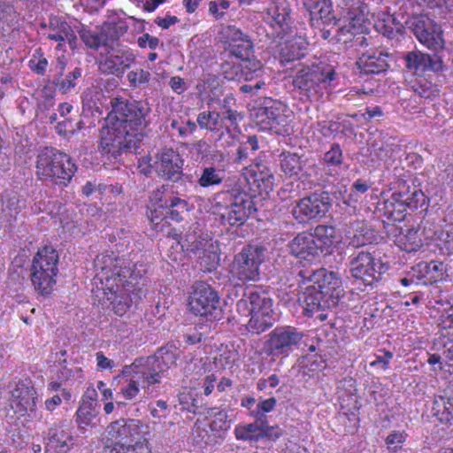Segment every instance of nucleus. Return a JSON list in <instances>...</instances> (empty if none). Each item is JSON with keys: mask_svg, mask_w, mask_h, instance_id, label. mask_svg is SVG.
Returning <instances> with one entry per match:
<instances>
[{"mask_svg": "<svg viewBox=\"0 0 453 453\" xmlns=\"http://www.w3.org/2000/svg\"><path fill=\"white\" fill-rule=\"evenodd\" d=\"M235 308L241 316L250 318L246 327L253 334L268 330L278 319L270 292L262 288H245Z\"/></svg>", "mask_w": 453, "mask_h": 453, "instance_id": "obj_1", "label": "nucleus"}, {"mask_svg": "<svg viewBox=\"0 0 453 453\" xmlns=\"http://www.w3.org/2000/svg\"><path fill=\"white\" fill-rule=\"evenodd\" d=\"M111 106L108 119L111 126L142 142L146 136L145 130L150 123V104L146 101L128 100L119 96L111 98Z\"/></svg>", "mask_w": 453, "mask_h": 453, "instance_id": "obj_2", "label": "nucleus"}, {"mask_svg": "<svg viewBox=\"0 0 453 453\" xmlns=\"http://www.w3.org/2000/svg\"><path fill=\"white\" fill-rule=\"evenodd\" d=\"M36 176L61 189L71 182L77 166L72 157L52 147L42 150L36 157Z\"/></svg>", "mask_w": 453, "mask_h": 453, "instance_id": "obj_3", "label": "nucleus"}, {"mask_svg": "<svg viewBox=\"0 0 453 453\" xmlns=\"http://www.w3.org/2000/svg\"><path fill=\"white\" fill-rule=\"evenodd\" d=\"M337 77L334 68L325 63L303 66L293 78V86L307 100L318 101Z\"/></svg>", "mask_w": 453, "mask_h": 453, "instance_id": "obj_4", "label": "nucleus"}, {"mask_svg": "<svg viewBox=\"0 0 453 453\" xmlns=\"http://www.w3.org/2000/svg\"><path fill=\"white\" fill-rule=\"evenodd\" d=\"M58 253L52 246H44L34 256L30 265V280L35 290L42 296L51 294L58 273Z\"/></svg>", "mask_w": 453, "mask_h": 453, "instance_id": "obj_5", "label": "nucleus"}, {"mask_svg": "<svg viewBox=\"0 0 453 453\" xmlns=\"http://www.w3.org/2000/svg\"><path fill=\"white\" fill-rule=\"evenodd\" d=\"M257 196L240 188L229 192L227 203L219 214L220 223L230 226H242L250 219L261 220L256 203Z\"/></svg>", "mask_w": 453, "mask_h": 453, "instance_id": "obj_6", "label": "nucleus"}, {"mask_svg": "<svg viewBox=\"0 0 453 453\" xmlns=\"http://www.w3.org/2000/svg\"><path fill=\"white\" fill-rule=\"evenodd\" d=\"M266 249L259 244H246L234 257L229 265L231 279L245 284L257 281L260 276V265L265 259Z\"/></svg>", "mask_w": 453, "mask_h": 453, "instance_id": "obj_7", "label": "nucleus"}, {"mask_svg": "<svg viewBox=\"0 0 453 453\" xmlns=\"http://www.w3.org/2000/svg\"><path fill=\"white\" fill-rule=\"evenodd\" d=\"M132 273L129 268H114L111 275L105 276V287L110 290L107 297L112 304V310L119 316H123L141 298L142 289L137 294H130L133 283L129 281Z\"/></svg>", "mask_w": 453, "mask_h": 453, "instance_id": "obj_8", "label": "nucleus"}, {"mask_svg": "<svg viewBox=\"0 0 453 453\" xmlns=\"http://www.w3.org/2000/svg\"><path fill=\"white\" fill-rule=\"evenodd\" d=\"M388 269L389 265L387 263H383L380 257L367 251L354 252L349 257L350 275L365 287L377 288Z\"/></svg>", "mask_w": 453, "mask_h": 453, "instance_id": "obj_9", "label": "nucleus"}, {"mask_svg": "<svg viewBox=\"0 0 453 453\" xmlns=\"http://www.w3.org/2000/svg\"><path fill=\"white\" fill-rule=\"evenodd\" d=\"M220 296L219 292L205 281H196L188 297L190 311L200 316V319L214 322L219 320L222 310L219 306Z\"/></svg>", "mask_w": 453, "mask_h": 453, "instance_id": "obj_10", "label": "nucleus"}, {"mask_svg": "<svg viewBox=\"0 0 453 453\" xmlns=\"http://www.w3.org/2000/svg\"><path fill=\"white\" fill-rule=\"evenodd\" d=\"M334 195L325 189H317L296 201L291 213L299 224L319 221L331 210Z\"/></svg>", "mask_w": 453, "mask_h": 453, "instance_id": "obj_11", "label": "nucleus"}, {"mask_svg": "<svg viewBox=\"0 0 453 453\" xmlns=\"http://www.w3.org/2000/svg\"><path fill=\"white\" fill-rule=\"evenodd\" d=\"M296 278L298 285L311 283L318 289L322 290L327 300L331 298L338 303L344 296L342 277L336 272L328 271L326 268L317 270L297 268Z\"/></svg>", "mask_w": 453, "mask_h": 453, "instance_id": "obj_12", "label": "nucleus"}, {"mask_svg": "<svg viewBox=\"0 0 453 453\" xmlns=\"http://www.w3.org/2000/svg\"><path fill=\"white\" fill-rule=\"evenodd\" d=\"M304 334L291 326H278L268 334L265 342V352L273 357H288L298 349Z\"/></svg>", "mask_w": 453, "mask_h": 453, "instance_id": "obj_13", "label": "nucleus"}, {"mask_svg": "<svg viewBox=\"0 0 453 453\" xmlns=\"http://www.w3.org/2000/svg\"><path fill=\"white\" fill-rule=\"evenodd\" d=\"M409 25L411 31L421 44L433 50L443 49L442 30L434 20L426 15H413Z\"/></svg>", "mask_w": 453, "mask_h": 453, "instance_id": "obj_14", "label": "nucleus"}, {"mask_svg": "<svg viewBox=\"0 0 453 453\" xmlns=\"http://www.w3.org/2000/svg\"><path fill=\"white\" fill-rule=\"evenodd\" d=\"M252 118L261 130H274L278 132L280 127L285 122L282 104L271 97H263L257 103Z\"/></svg>", "mask_w": 453, "mask_h": 453, "instance_id": "obj_15", "label": "nucleus"}, {"mask_svg": "<svg viewBox=\"0 0 453 453\" xmlns=\"http://www.w3.org/2000/svg\"><path fill=\"white\" fill-rule=\"evenodd\" d=\"M415 180L411 175L399 177L393 183L394 187L392 189L395 191V197L400 199V202L403 203L411 211H414L418 208L426 211L428 198L421 188H418V185L415 184Z\"/></svg>", "mask_w": 453, "mask_h": 453, "instance_id": "obj_16", "label": "nucleus"}, {"mask_svg": "<svg viewBox=\"0 0 453 453\" xmlns=\"http://www.w3.org/2000/svg\"><path fill=\"white\" fill-rule=\"evenodd\" d=\"M183 165L184 160L177 151L165 149L156 155L154 171L164 180L178 182L185 176Z\"/></svg>", "mask_w": 453, "mask_h": 453, "instance_id": "obj_17", "label": "nucleus"}, {"mask_svg": "<svg viewBox=\"0 0 453 453\" xmlns=\"http://www.w3.org/2000/svg\"><path fill=\"white\" fill-rule=\"evenodd\" d=\"M141 143L130 136V134L126 135L125 133L115 129L111 126V130L101 138L100 150L103 154H107L111 157L117 159L122 152L137 154Z\"/></svg>", "mask_w": 453, "mask_h": 453, "instance_id": "obj_18", "label": "nucleus"}, {"mask_svg": "<svg viewBox=\"0 0 453 453\" xmlns=\"http://www.w3.org/2000/svg\"><path fill=\"white\" fill-rule=\"evenodd\" d=\"M141 427V421L134 418H119L111 422L107 426L105 446L133 445L132 442L140 435Z\"/></svg>", "mask_w": 453, "mask_h": 453, "instance_id": "obj_19", "label": "nucleus"}, {"mask_svg": "<svg viewBox=\"0 0 453 453\" xmlns=\"http://www.w3.org/2000/svg\"><path fill=\"white\" fill-rule=\"evenodd\" d=\"M403 60L407 71L417 76H423L428 72L437 73L444 68L441 58L436 53L411 50L404 54Z\"/></svg>", "mask_w": 453, "mask_h": 453, "instance_id": "obj_20", "label": "nucleus"}, {"mask_svg": "<svg viewBox=\"0 0 453 453\" xmlns=\"http://www.w3.org/2000/svg\"><path fill=\"white\" fill-rule=\"evenodd\" d=\"M220 39L229 56L241 58L251 56L254 45L250 36L234 26H227L220 32Z\"/></svg>", "mask_w": 453, "mask_h": 453, "instance_id": "obj_21", "label": "nucleus"}, {"mask_svg": "<svg viewBox=\"0 0 453 453\" xmlns=\"http://www.w3.org/2000/svg\"><path fill=\"white\" fill-rule=\"evenodd\" d=\"M270 25L280 39L290 35L293 29L292 8L288 0H274L266 9Z\"/></svg>", "mask_w": 453, "mask_h": 453, "instance_id": "obj_22", "label": "nucleus"}, {"mask_svg": "<svg viewBox=\"0 0 453 453\" xmlns=\"http://www.w3.org/2000/svg\"><path fill=\"white\" fill-rule=\"evenodd\" d=\"M303 6L309 12L311 27L319 28L321 25L337 26L340 19L336 17L331 0H303Z\"/></svg>", "mask_w": 453, "mask_h": 453, "instance_id": "obj_23", "label": "nucleus"}, {"mask_svg": "<svg viewBox=\"0 0 453 453\" xmlns=\"http://www.w3.org/2000/svg\"><path fill=\"white\" fill-rule=\"evenodd\" d=\"M44 453H68L75 440L63 426L54 424L43 432Z\"/></svg>", "mask_w": 453, "mask_h": 453, "instance_id": "obj_24", "label": "nucleus"}, {"mask_svg": "<svg viewBox=\"0 0 453 453\" xmlns=\"http://www.w3.org/2000/svg\"><path fill=\"white\" fill-rule=\"evenodd\" d=\"M288 253L299 260L312 262L322 255L309 231L297 234L287 245Z\"/></svg>", "mask_w": 453, "mask_h": 453, "instance_id": "obj_25", "label": "nucleus"}, {"mask_svg": "<svg viewBox=\"0 0 453 453\" xmlns=\"http://www.w3.org/2000/svg\"><path fill=\"white\" fill-rule=\"evenodd\" d=\"M431 412L440 423L453 426V384H449L440 395H434Z\"/></svg>", "mask_w": 453, "mask_h": 453, "instance_id": "obj_26", "label": "nucleus"}, {"mask_svg": "<svg viewBox=\"0 0 453 453\" xmlns=\"http://www.w3.org/2000/svg\"><path fill=\"white\" fill-rule=\"evenodd\" d=\"M135 56L130 50H117L100 63L102 73L121 77L134 62Z\"/></svg>", "mask_w": 453, "mask_h": 453, "instance_id": "obj_27", "label": "nucleus"}, {"mask_svg": "<svg viewBox=\"0 0 453 453\" xmlns=\"http://www.w3.org/2000/svg\"><path fill=\"white\" fill-rule=\"evenodd\" d=\"M303 292V313L308 317H314L316 311H323L335 307L338 303L335 301L327 300L322 290L318 289L311 283H307Z\"/></svg>", "mask_w": 453, "mask_h": 453, "instance_id": "obj_28", "label": "nucleus"}, {"mask_svg": "<svg viewBox=\"0 0 453 453\" xmlns=\"http://www.w3.org/2000/svg\"><path fill=\"white\" fill-rule=\"evenodd\" d=\"M279 166L285 177L294 180L307 178V160L297 153L283 151L279 155Z\"/></svg>", "mask_w": 453, "mask_h": 453, "instance_id": "obj_29", "label": "nucleus"}, {"mask_svg": "<svg viewBox=\"0 0 453 453\" xmlns=\"http://www.w3.org/2000/svg\"><path fill=\"white\" fill-rule=\"evenodd\" d=\"M418 280H421L423 285L429 286L445 280L447 275V265L443 262L432 260L430 262H420L411 268Z\"/></svg>", "mask_w": 453, "mask_h": 453, "instance_id": "obj_30", "label": "nucleus"}, {"mask_svg": "<svg viewBox=\"0 0 453 453\" xmlns=\"http://www.w3.org/2000/svg\"><path fill=\"white\" fill-rule=\"evenodd\" d=\"M139 380L142 387L151 386L161 382L165 370L161 368L158 360L152 356L138 357Z\"/></svg>", "mask_w": 453, "mask_h": 453, "instance_id": "obj_31", "label": "nucleus"}, {"mask_svg": "<svg viewBox=\"0 0 453 453\" xmlns=\"http://www.w3.org/2000/svg\"><path fill=\"white\" fill-rule=\"evenodd\" d=\"M388 53L383 51L373 52L372 54H363L357 61V68L363 74H380L389 68L388 58Z\"/></svg>", "mask_w": 453, "mask_h": 453, "instance_id": "obj_32", "label": "nucleus"}, {"mask_svg": "<svg viewBox=\"0 0 453 453\" xmlns=\"http://www.w3.org/2000/svg\"><path fill=\"white\" fill-rule=\"evenodd\" d=\"M313 242L318 246L319 252L322 256L331 254L335 248L336 242V230L331 225L319 224L316 226L311 231Z\"/></svg>", "mask_w": 453, "mask_h": 453, "instance_id": "obj_33", "label": "nucleus"}, {"mask_svg": "<svg viewBox=\"0 0 453 453\" xmlns=\"http://www.w3.org/2000/svg\"><path fill=\"white\" fill-rule=\"evenodd\" d=\"M265 155H259L253 159V163L249 165L250 174L254 177V181H261L264 188H272L275 180L273 171V165L265 160Z\"/></svg>", "mask_w": 453, "mask_h": 453, "instance_id": "obj_34", "label": "nucleus"}, {"mask_svg": "<svg viewBox=\"0 0 453 453\" xmlns=\"http://www.w3.org/2000/svg\"><path fill=\"white\" fill-rule=\"evenodd\" d=\"M163 203L162 206L165 210V217L177 223L183 221L193 207L187 200L175 196L163 200Z\"/></svg>", "mask_w": 453, "mask_h": 453, "instance_id": "obj_35", "label": "nucleus"}, {"mask_svg": "<svg viewBox=\"0 0 453 453\" xmlns=\"http://www.w3.org/2000/svg\"><path fill=\"white\" fill-rule=\"evenodd\" d=\"M17 397L15 411L20 415L35 418L36 413V391L31 388H17L13 394Z\"/></svg>", "mask_w": 453, "mask_h": 453, "instance_id": "obj_36", "label": "nucleus"}, {"mask_svg": "<svg viewBox=\"0 0 453 453\" xmlns=\"http://www.w3.org/2000/svg\"><path fill=\"white\" fill-rule=\"evenodd\" d=\"M380 206L381 207H378V211L388 222L403 220L409 211L405 204L400 202V199L395 197V191L392 193L390 198L385 200Z\"/></svg>", "mask_w": 453, "mask_h": 453, "instance_id": "obj_37", "label": "nucleus"}, {"mask_svg": "<svg viewBox=\"0 0 453 453\" xmlns=\"http://www.w3.org/2000/svg\"><path fill=\"white\" fill-rule=\"evenodd\" d=\"M178 400L179 403L182 406V410H186L194 414H205V411L208 410L205 406L203 397L199 395L194 389L180 392L178 395Z\"/></svg>", "mask_w": 453, "mask_h": 453, "instance_id": "obj_38", "label": "nucleus"}, {"mask_svg": "<svg viewBox=\"0 0 453 453\" xmlns=\"http://www.w3.org/2000/svg\"><path fill=\"white\" fill-rule=\"evenodd\" d=\"M59 72L56 74L53 84L61 91L63 94H67L73 90L77 84V81L81 77V68L75 67L73 71L69 72L65 77L64 69L65 63L58 60Z\"/></svg>", "mask_w": 453, "mask_h": 453, "instance_id": "obj_39", "label": "nucleus"}, {"mask_svg": "<svg viewBox=\"0 0 453 453\" xmlns=\"http://www.w3.org/2000/svg\"><path fill=\"white\" fill-rule=\"evenodd\" d=\"M96 403L92 401H83L76 411V423L80 430H86L88 426L93 427L97 423Z\"/></svg>", "mask_w": 453, "mask_h": 453, "instance_id": "obj_40", "label": "nucleus"}, {"mask_svg": "<svg viewBox=\"0 0 453 453\" xmlns=\"http://www.w3.org/2000/svg\"><path fill=\"white\" fill-rule=\"evenodd\" d=\"M25 207V200L15 192H7L2 198V211L5 217V221L12 222L17 215Z\"/></svg>", "mask_w": 453, "mask_h": 453, "instance_id": "obj_41", "label": "nucleus"}, {"mask_svg": "<svg viewBox=\"0 0 453 453\" xmlns=\"http://www.w3.org/2000/svg\"><path fill=\"white\" fill-rule=\"evenodd\" d=\"M356 228H353V233L349 236V245L353 248H360L367 244L372 243L375 239L374 230L363 222H355ZM354 223L351 224L353 226Z\"/></svg>", "mask_w": 453, "mask_h": 453, "instance_id": "obj_42", "label": "nucleus"}, {"mask_svg": "<svg viewBox=\"0 0 453 453\" xmlns=\"http://www.w3.org/2000/svg\"><path fill=\"white\" fill-rule=\"evenodd\" d=\"M396 245L406 252L418 251L423 246L418 229L408 228L405 233L401 232L395 240Z\"/></svg>", "mask_w": 453, "mask_h": 453, "instance_id": "obj_43", "label": "nucleus"}, {"mask_svg": "<svg viewBox=\"0 0 453 453\" xmlns=\"http://www.w3.org/2000/svg\"><path fill=\"white\" fill-rule=\"evenodd\" d=\"M258 148L257 137L256 135H249L247 140L240 142L237 147L234 162L239 165H250V162L253 163L251 157Z\"/></svg>", "mask_w": 453, "mask_h": 453, "instance_id": "obj_44", "label": "nucleus"}, {"mask_svg": "<svg viewBox=\"0 0 453 453\" xmlns=\"http://www.w3.org/2000/svg\"><path fill=\"white\" fill-rule=\"evenodd\" d=\"M212 326L216 327L214 322H197L183 334L184 342L189 345L200 343L209 338Z\"/></svg>", "mask_w": 453, "mask_h": 453, "instance_id": "obj_45", "label": "nucleus"}, {"mask_svg": "<svg viewBox=\"0 0 453 453\" xmlns=\"http://www.w3.org/2000/svg\"><path fill=\"white\" fill-rule=\"evenodd\" d=\"M263 425V422L257 418L252 423L238 425L234 429L235 437L250 443L257 442L260 441V429Z\"/></svg>", "mask_w": 453, "mask_h": 453, "instance_id": "obj_46", "label": "nucleus"}, {"mask_svg": "<svg viewBox=\"0 0 453 453\" xmlns=\"http://www.w3.org/2000/svg\"><path fill=\"white\" fill-rule=\"evenodd\" d=\"M151 356L157 359L161 368L167 372L172 365H175L179 357V351L174 344L167 343L157 349Z\"/></svg>", "mask_w": 453, "mask_h": 453, "instance_id": "obj_47", "label": "nucleus"}, {"mask_svg": "<svg viewBox=\"0 0 453 453\" xmlns=\"http://www.w3.org/2000/svg\"><path fill=\"white\" fill-rule=\"evenodd\" d=\"M368 5L361 1L353 3L347 11L346 18L352 28H359L367 19Z\"/></svg>", "mask_w": 453, "mask_h": 453, "instance_id": "obj_48", "label": "nucleus"}, {"mask_svg": "<svg viewBox=\"0 0 453 453\" xmlns=\"http://www.w3.org/2000/svg\"><path fill=\"white\" fill-rule=\"evenodd\" d=\"M128 27L125 22L104 23L102 27L103 38L105 42V47H112L120 36L127 33Z\"/></svg>", "mask_w": 453, "mask_h": 453, "instance_id": "obj_49", "label": "nucleus"}, {"mask_svg": "<svg viewBox=\"0 0 453 453\" xmlns=\"http://www.w3.org/2000/svg\"><path fill=\"white\" fill-rule=\"evenodd\" d=\"M237 58L241 60L242 76L245 80H251L253 77H257L262 73L263 65L260 60L254 58L253 54Z\"/></svg>", "mask_w": 453, "mask_h": 453, "instance_id": "obj_50", "label": "nucleus"}, {"mask_svg": "<svg viewBox=\"0 0 453 453\" xmlns=\"http://www.w3.org/2000/svg\"><path fill=\"white\" fill-rule=\"evenodd\" d=\"M224 178L225 173L223 170L217 169L214 166H206L203 168L197 182L202 188H209L221 184Z\"/></svg>", "mask_w": 453, "mask_h": 453, "instance_id": "obj_51", "label": "nucleus"}, {"mask_svg": "<svg viewBox=\"0 0 453 453\" xmlns=\"http://www.w3.org/2000/svg\"><path fill=\"white\" fill-rule=\"evenodd\" d=\"M206 413L213 419L210 424L211 430L213 432H226L230 428L231 420L225 411L219 410L218 408H208Z\"/></svg>", "mask_w": 453, "mask_h": 453, "instance_id": "obj_52", "label": "nucleus"}, {"mask_svg": "<svg viewBox=\"0 0 453 453\" xmlns=\"http://www.w3.org/2000/svg\"><path fill=\"white\" fill-rule=\"evenodd\" d=\"M220 262V256L217 251L203 250L198 257V265L203 272L211 273L218 268Z\"/></svg>", "mask_w": 453, "mask_h": 453, "instance_id": "obj_53", "label": "nucleus"}, {"mask_svg": "<svg viewBox=\"0 0 453 453\" xmlns=\"http://www.w3.org/2000/svg\"><path fill=\"white\" fill-rule=\"evenodd\" d=\"M197 124L201 128L215 131L222 126L221 114L217 111H203L197 116Z\"/></svg>", "mask_w": 453, "mask_h": 453, "instance_id": "obj_54", "label": "nucleus"}, {"mask_svg": "<svg viewBox=\"0 0 453 453\" xmlns=\"http://www.w3.org/2000/svg\"><path fill=\"white\" fill-rule=\"evenodd\" d=\"M277 400L275 397H270L268 399H261L255 406L254 410L251 411V417L257 419H260L264 425L268 420L266 413L272 411L276 406Z\"/></svg>", "mask_w": 453, "mask_h": 453, "instance_id": "obj_55", "label": "nucleus"}, {"mask_svg": "<svg viewBox=\"0 0 453 453\" xmlns=\"http://www.w3.org/2000/svg\"><path fill=\"white\" fill-rule=\"evenodd\" d=\"M103 453H151L147 444L135 442L134 445L104 446Z\"/></svg>", "mask_w": 453, "mask_h": 453, "instance_id": "obj_56", "label": "nucleus"}, {"mask_svg": "<svg viewBox=\"0 0 453 453\" xmlns=\"http://www.w3.org/2000/svg\"><path fill=\"white\" fill-rule=\"evenodd\" d=\"M386 19L399 35H403L406 29L411 31L409 21L412 20V16H406L403 12H399L389 14Z\"/></svg>", "mask_w": 453, "mask_h": 453, "instance_id": "obj_57", "label": "nucleus"}, {"mask_svg": "<svg viewBox=\"0 0 453 453\" xmlns=\"http://www.w3.org/2000/svg\"><path fill=\"white\" fill-rule=\"evenodd\" d=\"M330 192L334 195V203L338 200H342L347 206L355 207L356 203L360 199L359 194L353 188H350V190L348 191L345 187L344 190L334 187Z\"/></svg>", "mask_w": 453, "mask_h": 453, "instance_id": "obj_58", "label": "nucleus"}, {"mask_svg": "<svg viewBox=\"0 0 453 453\" xmlns=\"http://www.w3.org/2000/svg\"><path fill=\"white\" fill-rule=\"evenodd\" d=\"M80 36L83 42L90 49L97 50L100 46L105 47V42L103 38L102 30L99 33L92 32L88 29L82 28Z\"/></svg>", "mask_w": 453, "mask_h": 453, "instance_id": "obj_59", "label": "nucleus"}, {"mask_svg": "<svg viewBox=\"0 0 453 453\" xmlns=\"http://www.w3.org/2000/svg\"><path fill=\"white\" fill-rule=\"evenodd\" d=\"M326 164L331 166L342 165L343 160L342 150L339 143H333L330 150L324 154L323 157Z\"/></svg>", "mask_w": 453, "mask_h": 453, "instance_id": "obj_60", "label": "nucleus"}, {"mask_svg": "<svg viewBox=\"0 0 453 453\" xmlns=\"http://www.w3.org/2000/svg\"><path fill=\"white\" fill-rule=\"evenodd\" d=\"M127 80L130 82V86L137 88L142 85H147L150 80V73L142 68L130 71L127 73Z\"/></svg>", "mask_w": 453, "mask_h": 453, "instance_id": "obj_61", "label": "nucleus"}, {"mask_svg": "<svg viewBox=\"0 0 453 453\" xmlns=\"http://www.w3.org/2000/svg\"><path fill=\"white\" fill-rule=\"evenodd\" d=\"M284 434V430L279 426H270L268 420L265 425L260 429V441L266 439L269 441H276Z\"/></svg>", "mask_w": 453, "mask_h": 453, "instance_id": "obj_62", "label": "nucleus"}, {"mask_svg": "<svg viewBox=\"0 0 453 453\" xmlns=\"http://www.w3.org/2000/svg\"><path fill=\"white\" fill-rule=\"evenodd\" d=\"M163 204V199L160 197L156 203L157 207L154 210H150V211L147 212L148 219H150V223L154 225V229L156 230H157V226L161 222L167 219L165 217V210L164 206H162Z\"/></svg>", "mask_w": 453, "mask_h": 453, "instance_id": "obj_63", "label": "nucleus"}, {"mask_svg": "<svg viewBox=\"0 0 453 453\" xmlns=\"http://www.w3.org/2000/svg\"><path fill=\"white\" fill-rule=\"evenodd\" d=\"M317 127L319 134L326 138L339 134V121L322 120L317 123Z\"/></svg>", "mask_w": 453, "mask_h": 453, "instance_id": "obj_64", "label": "nucleus"}]
</instances>
